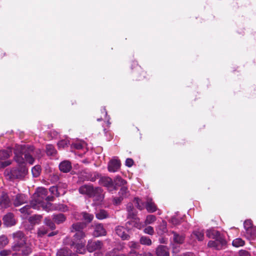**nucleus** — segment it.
I'll return each instance as SVG.
<instances>
[{
  "label": "nucleus",
  "instance_id": "nucleus-47",
  "mask_svg": "<svg viewBox=\"0 0 256 256\" xmlns=\"http://www.w3.org/2000/svg\"><path fill=\"white\" fill-rule=\"evenodd\" d=\"M128 246L130 248L134 249H138L140 247L138 242L134 241L130 242L128 244Z\"/></svg>",
  "mask_w": 256,
  "mask_h": 256
},
{
  "label": "nucleus",
  "instance_id": "nucleus-31",
  "mask_svg": "<svg viewBox=\"0 0 256 256\" xmlns=\"http://www.w3.org/2000/svg\"><path fill=\"white\" fill-rule=\"evenodd\" d=\"M140 244L146 246H150L152 244L151 240L146 236H142L140 239Z\"/></svg>",
  "mask_w": 256,
  "mask_h": 256
},
{
  "label": "nucleus",
  "instance_id": "nucleus-24",
  "mask_svg": "<svg viewBox=\"0 0 256 256\" xmlns=\"http://www.w3.org/2000/svg\"><path fill=\"white\" fill-rule=\"evenodd\" d=\"M72 246H74V248H76V252L82 254L85 252V242H82L75 244L74 242H73Z\"/></svg>",
  "mask_w": 256,
  "mask_h": 256
},
{
  "label": "nucleus",
  "instance_id": "nucleus-9",
  "mask_svg": "<svg viewBox=\"0 0 256 256\" xmlns=\"http://www.w3.org/2000/svg\"><path fill=\"white\" fill-rule=\"evenodd\" d=\"M89 197L94 198V200L101 202L104 198L102 190L99 187H93Z\"/></svg>",
  "mask_w": 256,
  "mask_h": 256
},
{
  "label": "nucleus",
  "instance_id": "nucleus-22",
  "mask_svg": "<svg viewBox=\"0 0 256 256\" xmlns=\"http://www.w3.org/2000/svg\"><path fill=\"white\" fill-rule=\"evenodd\" d=\"M56 256H77L76 253L72 252L70 250L64 248L60 250L56 254Z\"/></svg>",
  "mask_w": 256,
  "mask_h": 256
},
{
  "label": "nucleus",
  "instance_id": "nucleus-6",
  "mask_svg": "<svg viewBox=\"0 0 256 256\" xmlns=\"http://www.w3.org/2000/svg\"><path fill=\"white\" fill-rule=\"evenodd\" d=\"M85 226L86 224L83 222H76L72 226L70 232H76L74 236L75 239L80 240L85 237V233L82 231Z\"/></svg>",
  "mask_w": 256,
  "mask_h": 256
},
{
  "label": "nucleus",
  "instance_id": "nucleus-40",
  "mask_svg": "<svg viewBox=\"0 0 256 256\" xmlns=\"http://www.w3.org/2000/svg\"><path fill=\"white\" fill-rule=\"evenodd\" d=\"M121 250H122V247H120V248H114L107 252L106 256H118V252Z\"/></svg>",
  "mask_w": 256,
  "mask_h": 256
},
{
  "label": "nucleus",
  "instance_id": "nucleus-21",
  "mask_svg": "<svg viewBox=\"0 0 256 256\" xmlns=\"http://www.w3.org/2000/svg\"><path fill=\"white\" fill-rule=\"evenodd\" d=\"M94 186L90 185H84L79 188V192L82 194H86L89 197Z\"/></svg>",
  "mask_w": 256,
  "mask_h": 256
},
{
  "label": "nucleus",
  "instance_id": "nucleus-42",
  "mask_svg": "<svg viewBox=\"0 0 256 256\" xmlns=\"http://www.w3.org/2000/svg\"><path fill=\"white\" fill-rule=\"evenodd\" d=\"M41 169L39 166H35L32 168V172L34 177H38L40 173Z\"/></svg>",
  "mask_w": 256,
  "mask_h": 256
},
{
  "label": "nucleus",
  "instance_id": "nucleus-45",
  "mask_svg": "<svg viewBox=\"0 0 256 256\" xmlns=\"http://www.w3.org/2000/svg\"><path fill=\"white\" fill-rule=\"evenodd\" d=\"M244 228L246 230V232L247 230H250L251 228H256V226H252V222L250 220H246L244 222Z\"/></svg>",
  "mask_w": 256,
  "mask_h": 256
},
{
  "label": "nucleus",
  "instance_id": "nucleus-35",
  "mask_svg": "<svg viewBox=\"0 0 256 256\" xmlns=\"http://www.w3.org/2000/svg\"><path fill=\"white\" fill-rule=\"evenodd\" d=\"M44 223L46 226H48L52 230H54L56 228L54 222V221H52L50 218H45Z\"/></svg>",
  "mask_w": 256,
  "mask_h": 256
},
{
  "label": "nucleus",
  "instance_id": "nucleus-17",
  "mask_svg": "<svg viewBox=\"0 0 256 256\" xmlns=\"http://www.w3.org/2000/svg\"><path fill=\"white\" fill-rule=\"evenodd\" d=\"M4 224L8 226H14L16 224L14 218V214L12 213H8L5 215L3 218Z\"/></svg>",
  "mask_w": 256,
  "mask_h": 256
},
{
  "label": "nucleus",
  "instance_id": "nucleus-63",
  "mask_svg": "<svg viewBox=\"0 0 256 256\" xmlns=\"http://www.w3.org/2000/svg\"><path fill=\"white\" fill-rule=\"evenodd\" d=\"M108 182H112V180L111 179H108Z\"/></svg>",
  "mask_w": 256,
  "mask_h": 256
},
{
  "label": "nucleus",
  "instance_id": "nucleus-52",
  "mask_svg": "<svg viewBox=\"0 0 256 256\" xmlns=\"http://www.w3.org/2000/svg\"><path fill=\"white\" fill-rule=\"evenodd\" d=\"M12 253V250H3L0 251V256H8Z\"/></svg>",
  "mask_w": 256,
  "mask_h": 256
},
{
  "label": "nucleus",
  "instance_id": "nucleus-19",
  "mask_svg": "<svg viewBox=\"0 0 256 256\" xmlns=\"http://www.w3.org/2000/svg\"><path fill=\"white\" fill-rule=\"evenodd\" d=\"M10 206V201L6 194H3L0 197V206L6 208Z\"/></svg>",
  "mask_w": 256,
  "mask_h": 256
},
{
  "label": "nucleus",
  "instance_id": "nucleus-1",
  "mask_svg": "<svg viewBox=\"0 0 256 256\" xmlns=\"http://www.w3.org/2000/svg\"><path fill=\"white\" fill-rule=\"evenodd\" d=\"M14 160L18 164H23L26 161L30 164H32L34 161L33 156L40 158L42 151L40 149L34 150V146H32L18 145L14 148Z\"/></svg>",
  "mask_w": 256,
  "mask_h": 256
},
{
  "label": "nucleus",
  "instance_id": "nucleus-36",
  "mask_svg": "<svg viewBox=\"0 0 256 256\" xmlns=\"http://www.w3.org/2000/svg\"><path fill=\"white\" fill-rule=\"evenodd\" d=\"M134 202L135 206L140 210L144 209L145 206L144 203L138 198H135Z\"/></svg>",
  "mask_w": 256,
  "mask_h": 256
},
{
  "label": "nucleus",
  "instance_id": "nucleus-48",
  "mask_svg": "<svg viewBox=\"0 0 256 256\" xmlns=\"http://www.w3.org/2000/svg\"><path fill=\"white\" fill-rule=\"evenodd\" d=\"M47 232L48 230L46 228L42 226L39 228L38 232V234L39 236H42L46 234L47 233Z\"/></svg>",
  "mask_w": 256,
  "mask_h": 256
},
{
  "label": "nucleus",
  "instance_id": "nucleus-13",
  "mask_svg": "<svg viewBox=\"0 0 256 256\" xmlns=\"http://www.w3.org/2000/svg\"><path fill=\"white\" fill-rule=\"evenodd\" d=\"M13 204L15 206H18L26 203L27 198L24 194H18L13 198Z\"/></svg>",
  "mask_w": 256,
  "mask_h": 256
},
{
  "label": "nucleus",
  "instance_id": "nucleus-46",
  "mask_svg": "<svg viewBox=\"0 0 256 256\" xmlns=\"http://www.w3.org/2000/svg\"><path fill=\"white\" fill-rule=\"evenodd\" d=\"M166 232V223L165 222H162V224L160 226L158 232L160 234H162Z\"/></svg>",
  "mask_w": 256,
  "mask_h": 256
},
{
  "label": "nucleus",
  "instance_id": "nucleus-32",
  "mask_svg": "<svg viewBox=\"0 0 256 256\" xmlns=\"http://www.w3.org/2000/svg\"><path fill=\"white\" fill-rule=\"evenodd\" d=\"M42 218L40 215L32 216L29 218V222L32 224H38Z\"/></svg>",
  "mask_w": 256,
  "mask_h": 256
},
{
  "label": "nucleus",
  "instance_id": "nucleus-15",
  "mask_svg": "<svg viewBox=\"0 0 256 256\" xmlns=\"http://www.w3.org/2000/svg\"><path fill=\"white\" fill-rule=\"evenodd\" d=\"M120 162L118 160L112 159L109 162L108 170L110 172H116L120 168Z\"/></svg>",
  "mask_w": 256,
  "mask_h": 256
},
{
  "label": "nucleus",
  "instance_id": "nucleus-64",
  "mask_svg": "<svg viewBox=\"0 0 256 256\" xmlns=\"http://www.w3.org/2000/svg\"><path fill=\"white\" fill-rule=\"evenodd\" d=\"M102 120V118H98V119H97V120H98V121H100V120Z\"/></svg>",
  "mask_w": 256,
  "mask_h": 256
},
{
  "label": "nucleus",
  "instance_id": "nucleus-55",
  "mask_svg": "<svg viewBox=\"0 0 256 256\" xmlns=\"http://www.w3.org/2000/svg\"><path fill=\"white\" fill-rule=\"evenodd\" d=\"M179 220L176 218H172L170 220V222L174 226L177 225L179 224Z\"/></svg>",
  "mask_w": 256,
  "mask_h": 256
},
{
  "label": "nucleus",
  "instance_id": "nucleus-4",
  "mask_svg": "<svg viewBox=\"0 0 256 256\" xmlns=\"http://www.w3.org/2000/svg\"><path fill=\"white\" fill-rule=\"evenodd\" d=\"M28 173V170L24 166L6 170L4 172L6 176L10 180L24 178Z\"/></svg>",
  "mask_w": 256,
  "mask_h": 256
},
{
  "label": "nucleus",
  "instance_id": "nucleus-43",
  "mask_svg": "<svg viewBox=\"0 0 256 256\" xmlns=\"http://www.w3.org/2000/svg\"><path fill=\"white\" fill-rule=\"evenodd\" d=\"M131 223L133 224L134 226V227L139 230L141 229L144 226L143 224L139 222V220H135L134 221H132L130 222H128L126 224V226L128 227V224H130Z\"/></svg>",
  "mask_w": 256,
  "mask_h": 256
},
{
  "label": "nucleus",
  "instance_id": "nucleus-2",
  "mask_svg": "<svg viewBox=\"0 0 256 256\" xmlns=\"http://www.w3.org/2000/svg\"><path fill=\"white\" fill-rule=\"evenodd\" d=\"M13 237L14 239V244L12 247L13 251L18 252V254L23 256H27L32 252L31 248L25 242L23 232H18L14 233Z\"/></svg>",
  "mask_w": 256,
  "mask_h": 256
},
{
  "label": "nucleus",
  "instance_id": "nucleus-58",
  "mask_svg": "<svg viewBox=\"0 0 256 256\" xmlns=\"http://www.w3.org/2000/svg\"><path fill=\"white\" fill-rule=\"evenodd\" d=\"M53 178H54V180L56 181V180H58V176L56 174H54L53 175Z\"/></svg>",
  "mask_w": 256,
  "mask_h": 256
},
{
  "label": "nucleus",
  "instance_id": "nucleus-8",
  "mask_svg": "<svg viewBox=\"0 0 256 256\" xmlns=\"http://www.w3.org/2000/svg\"><path fill=\"white\" fill-rule=\"evenodd\" d=\"M226 244V241L222 236H219L214 240H210L208 246L216 250H220Z\"/></svg>",
  "mask_w": 256,
  "mask_h": 256
},
{
  "label": "nucleus",
  "instance_id": "nucleus-49",
  "mask_svg": "<svg viewBox=\"0 0 256 256\" xmlns=\"http://www.w3.org/2000/svg\"><path fill=\"white\" fill-rule=\"evenodd\" d=\"M144 232L145 234L152 235L154 234V230L152 227L148 226L146 227L144 230Z\"/></svg>",
  "mask_w": 256,
  "mask_h": 256
},
{
  "label": "nucleus",
  "instance_id": "nucleus-60",
  "mask_svg": "<svg viewBox=\"0 0 256 256\" xmlns=\"http://www.w3.org/2000/svg\"><path fill=\"white\" fill-rule=\"evenodd\" d=\"M184 256H193L192 254L188 252V253L184 254Z\"/></svg>",
  "mask_w": 256,
  "mask_h": 256
},
{
  "label": "nucleus",
  "instance_id": "nucleus-12",
  "mask_svg": "<svg viewBox=\"0 0 256 256\" xmlns=\"http://www.w3.org/2000/svg\"><path fill=\"white\" fill-rule=\"evenodd\" d=\"M31 208L37 210L40 209L39 206H38L37 204H35L34 200H32L30 205H26L24 206L20 210V211L22 214H23L24 215H28L32 212Z\"/></svg>",
  "mask_w": 256,
  "mask_h": 256
},
{
  "label": "nucleus",
  "instance_id": "nucleus-25",
  "mask_svg": "<svg viewBox=\"0 0 256 256\" xmlns=\"http://www.w3.org/2000/svg\"><path fill=\"white\" fill-rule=\"evenodd\" d=\"M146 208L147 210L150 212H154L156 210V206L150 198L147 199Z\"/></svg>",
  "mask_w": 256,
  "mask_h": 256
},
{
  "label": "nucleus",
  "instance_id": "nucleus-44",
  "mask_svg": "<svg viewBox=\"0 0 256 256\" xmlns=\"http://www.w3.org/2000/svg\"><path fill=\"white\" fill-rule=\"evenodd\" d=\"M156 217L154 215H148L146 216L144 223L146 225L151 224L155 222Z\"/></svg>",
  "mask_w": 256,
  "mask_h": 256
},
{
  "label": "nucleus",
  "instance_id": "nucleus-7",
  "mask_svg": "<svg viewBox=\"0 0 256 256\" xmlns=\"http://www.w3.org/2000/svg\"><path fill=\"white\" fill-rule=\"evenodd\" d=\"M12 154L10 150L0 151V168H4L10 164L11 162L6 160Z\"/></svg>",
  "mask_w": 256,
  "mask_h": 256
},
{
  "label": "nucleus",
  "instance_id": "nucleus-28",
  "mask_svg": "<svg viewBox=\"0 0 256 256\" xmlns=\"http://www.w3.org/2000/svg\"><path fill=\"white\" fill-rule=\"evenodd\" d=\"M46 153L48 156H54L56 154V150L52 144L46 146Z\"/></svg>",
  "mask_w": 256,
  "mask_h": 256
},
{
  "label": "nucleus",
  "instance_id": "nucleus-14",
  "mask_svg": "<svg viewBox=\"0 0 256 256\" xmlns=\"http://www.w3.org/2000/svg\"><path fill=\"white\" fill-rule=\"evenodd\" d=\"M116 234L123 240H128L130 238L126 232V229L122 226H117L115 228Z\"/></svg>",
  "mask_w": 256,
  "mask_h": 256
},
{
  "label": "nucleus",
  "instance_id": "nucleus-50",
  "mask_svg": "<svg viewBox=\"0 0 256 256\" xmlns=\"http://www.w3.org/2000/svg\"><path fill=\"white\" fill-rule=\"evenodd\" d=\"M50 191L51 193L57 196H59L60 192H58V189L56 186H52L50 188Z\"/></svg>",
  "mask_w": 256,
  "mask_h": 256
},
{
  "label": "nucleus",
  "instance_id": "nucleus-18",
  "mask_svg": "<svg viewBox=\"0 0 256 256\" xmlns=\"http://www.w3.org/2000/svg\"><path fill=\"white\" fill-rule=\"evenodd\" d=\"M59 168L61 172L66 173L70 170L72 166L70 162L68 160H64L60 164Z\"/></svg>",
  "mask_w": 256,
  "mask_h": 256
},
{
  "label": "nucleus",
  "instance_id": "nucleus-33",
  "mask_svg": "<svg viewBox=\"0 0 256 256\" xmlns=\"http://www.w3.org/2000/svg\"><path fill=\"white\" fill-rule=\"evenodd\" d=\"M96 218L99 220H102L106 218H108V212L104 210H101L100 211H98V212L96 213Z\"/></svg>",
  "mask_w": 256,
  "mask_h": 256
},
{
  "label": "nucleus",
  "instance_id": "nucleus-10",
  "mask_svg": "<svg viewBox=\"0 0 256 256\" xmlns=\"http://www.w3.org/2000/svg\"><path fill=\"white\" fill-rule=\"evenodd\" d=\"M103 244L101 241L88 240L87 244V250L90 252H93L96 250H100L102 248Z\"/></svg>",
  "mask_w": 256,
  "mask_h": 256
},
{
  "label": "nucleus",
  "instance_id": "nucleus-30",
  "mask_svg": "<svg viewBox=\"0 0 256 256\" xmlns=\"http://www.w3.org/2000/svg\"><path fill=\"white\" fill-rule=\"evenodd\" d=\"M126 183V181L120 176H116L114 180V184L115 186H125Z\"/></svg>",
  "mask_w": 256,
  "mask_h": 256
},
{
  "label": "nucleus",
  "instance_id": "nucleus-41",
  "mask_svg": "<svg viewBox=\"0 0 256 256\" xmlns=\"http://www.w3.org/2000/svg\"><path fill=\"white\" fill-rule=\"evenodd\" d=\"M82 218L84 220L88 222H90L94 218V216L92 214L84 212L82 214Z\"/></svg>",
  "mask_w": 256,
  "mask_h": 256
},
{
  "label": "nucleus",
  "instance_id": "nucleus-23",
  "mask_svg": "<svg viewBox=\"0 0 256 256\" xmlns=\"http://www.w3.org/2000/svg\"><path fill=\"white\" fill-rule=\"evenodd\" d=\"M52 220L56 224L63 223L66 220V216L62 214H54L52 216Z\"/></svg>",
  "mask_w": 256,
  "mask_h": 256
},
{
  "label": "nucleus",
  "instance_id": "nucleus-11",
  "mask_svg": "<svg viewBox=\"0 0 256 256\" xmlns=\"http://www.w3.org/2000/svg\"><path fill=\"white\" fill-rule=\"evenodd\" d=\"M119 196L114 198V202L116 204H119L124 198H126L130 195L129 192L126 186H122L118 192Z\"/></svg>",
  "mask_w": 256,
  "mask_h": 256
},
{
  "label": "nucleus",
  "instance_id": "nucleus-51",
  "mask_svg": "<svg viewBox=\"0 0 256 256\" xmlns=\"http://www.w3.org/2000/svg\"><path fill=\"white\" fill-rule=\"evenodd\" d=\"M126 208H127V210L128 212V216H131L132 218H133L134 216V214H133V213H131V212H132L134 208H133V206H132V204H128L127 206V207H126Z\"/></svg>",
  "mask_w": 256,
  "mask_h": 256
},
{
  "label": "nucleus",
  "instance_id": "nucleus-61",
  "mask_svg": "<svg viewBox=\"0 0 256 256\" xmlns=\"http://www.w3.org/2000/svg\"><path fill=\"white\" fill-rule=\"evenodd\" d=\"M144 256H152V254L150 252L145 253Z\"/></svg>",
  "mask_w": 256,
  "mask_h": 256
},
{
  "label": "nucleus",
  "instance_id": "nucleus-5",
  "mask_svg": "<svg viewBox=\"0 0 256 256\" xmlns=\"http://www.w3.org/2000/svg\"><path fill=\"white\" fill-rule=\"evenodd\" d=\"M172 236L170 237V243L174 253H178L180 251V245L182 244L185 240V236L178 234L174 231L170 232Z\"/></svg>",
  "mask_w": 256,
  "mask_h": 256
},
{
  "label": "nucleus",
  "instance_id": "nucleus-29",
  "mask_svg": "<svg viewBox=\"0 0 256 256\" xmlns=\"http://www.w3.org/2000/svg\"><path fill=\"white\" fill-rule=\"evenodd\" d=\"M86 146V144L83 141H76L72 144V148H74L76 150H81Z\"/></svg>",
  "mask_w": 256,
  "mask_h": 256
},
{
  "label": "nucleus",
  "instance_id": "nucleus-39",
  "mask_svg": "<svg viewBox=\"0 0 256 256\" xmlns=\"http://www.w3.org/2000/svg\"><path fill=\"white\" fill-rule=\"evenodd\" d=\"M244 244V242L240 238H237L232 241V245L235 247H240Z\"/></svg>",
  "mask_w": 256,
  "mask_h": 256
},
{
  "label": "nucleus",
  "instance_id": "nucleus-20",
  "mask_svg": "<svg viewBox=\"0 0 256 256\" xmlns=\"http://www.w3.org/2000/svg\"><path fill=\"white\" fill-rule=\"evenodd\" d=\"M157 256H170L168 250L166 246H159L156 250Z\"/></svg>",
  "mask_w": 256,
  "mask_h": 256
},
{
  "label": "nucleus",
  "instance_id": "nucleus-38",
  "mask_svg": "<svg viewBox=\"0 0 256 256\" xmlns=\"http://www.w3.org/2000/svg\"><path fill=\"white\" fill-rule=\"evenodd\" d=\"M70 144V140L66 138L64 140H60L58 143V146L59 148H63L68 146Z\"/></svg>",
  "mask_w": 256,
  "mask_h": 256
},
{
  "label": "nucleus",
  "instance_id": "nucleus-54",
  "mask_svg": "<svg viewBox=\"0 0 256 256\" xmlns=\"http://www.w3.org/2000/svg\"><path fill=\"white\" fill-rule=\"evenodd\" d=\"M239 256H250V254L246 250H241L239 252Z\"/></svg>",
  "mask_w": 256,
  "mask_h": 256
},
{
  "label": "nucleus",
  "instance_id": "nucleus-26",
  "mask_svg": "<svg viewBox=\"0 0 256 256\" xmlns=\"http://www.w3.org/2000/svg\"><path fill=\"white\" fill-rule=\"evenodd\" d=\"M206 235L208 238L213 239L217 238L219 236H222L220 232L214 229L208 230L206 232Z\"/></svg>",
  "mask_w": 256,
  "mask_h": 256
},
{
  "label": "nucleus",
  "instance_id": "nucleus-59",
  "mask_svg": "<svg viewBox=\"0 0 256 256\" xmlns=\"http://www.w3.org/2000/svg\"><path fill=\"white\" fill-rule=\"evenodd\" d=\"M56 234V232H52L48 234V236H52Z\"/></svg>",
  "mask_w": 256,
  "mask_h": 256
},
{
  "label": "nucleus",
  "instance_id": "nucleus-56",
  "mask_svg": "<svg viewBox=\"0 0 256 256\" xmlns=\"http://www.w3.org/2000/svg\"><path fill=\"white\" fill-rule=\"evenodd\" d=\"M54 198L53 196H46V197L45 198V199H44V200H46L47 202L46 204L48 203V202L53 201Z\"/></svg>",
  "mask_w": 256,
  "mask_h": 256
},
{
  "label": "nucleus",
  "instance_id": "nucleus-34",
  "mask_svg": "<svg viewBox=\"0 0 256 256\" xmlns=\"http://www.w3.org/2000/svg\"><path fill=\"white\" fill-rule=\"evenodd\" d=\"M193 234L196 238L199 241L203 240L204 238V233L202 230H196L193 232Z\"/></svg>",
  "mask_w": 256,
  "mask_h": 256
},
{
  "label": "nucleus",
  "instance_id": "nucleus-53",
  "mask_svg": "<svg viewBox=\"0 0 256 256\" xmlns=\"http://www.w3.org/2000/svg\"><path fill=\"white\" fill-rule=\"evenodd\" d=\"M134 164V161L132 158H128L126 160V165L128 167H131Z\"/></svg>",
  "mask_w": 256,
  "mask_h": 256
},
{
  "label": "nucleus",
  "instance_id": "nucleus-27",
  "mask_svg": "<svg viewBox=\"0 0 256 256\" xmlns=\"http://www.w3.org/2000/svg\"><path fill=\"white\" fill-rule=\"evenodd\" d=\"M246 237L249 240H254L256 238V227L251 228L246 232Z\"/></svg>",
  "mask_w": 256,
  "mask_h": 256
},
{
  "label": "nucleus",
  "instance_id": "nucleus-3",
  "mask_svg": "<svg viewBox=\"0 0 256 256\" xmlns=\"http://www.w3.org/2000/svg\"><path fill=\"white\" fill-rule=\"evenodd\" d=\"M48 194L46 189L43 188H39L37 189L36 192L33 196L32 200L39 206V208H42L46 211H48L50 208L51 204H45L44 200Z\"/></svg>",
  "mask_w": 256,
  "mask_h": 256
},
{
  "label": "nucleus",
  "instance_id": "nucleus-16",
  "mask_svg": "<svg viewBox=\"0 0 256 256\" xmlns=\"http://www.w3.org/2000/svg\"><path fill=\"white\" fill-rule=\"evenodd\" d=\"M106 233V230L102 224H100L96 225L93 232V235L94 236L98 237L102 236H105Z\"/></svg>",
  "mask_w": 256,
  "mask_h": 256
},
{
  "label": "nucleus",
  "instance_id": "nucleus-57",
  "mask_svg": "<svg viewBox=\"0 0 256 256\" xmlns=\"http://www.w3.org/2000/svg\"><path fill=\"white\" fill-rule=\"evenodd\" d=\"M102 114H104V116H106V114H107V112H106V109L105 108H103L102 110Z\"/></svg>",
  "mask_w": 256,
  "mask_h": 256
},
{
  "label": "nucleus",
  "instance_id": "nucleus-62",
  "mask_svg": "<svg viewBox=\"0 0 256 256\" xmlns=\"http://www.w3.org/2000/svg\"><path fill=\"white\" fill-rule=\"evenodd\" d=\"M118 256H128V254H120L118 252Z\"/></svg>",
  "mask_w": 256,
  "mask_h": 256
},
{
  "label": "nucleus",
  "instance_id": "nucleus-37",
  "mask_svg": "<svg viewBox=\"0 0 256 256\" xmlns=\"http://www.w3.org/2000/svg\"><path fill=\"white\" fill-rule=\"evenodd\" d=\"M8 243V238L2 235L0 236V248H2L6 246Z\"/></svg>",
  "mask_w": 256,
  "mask_h": 256
}]
</instances>
